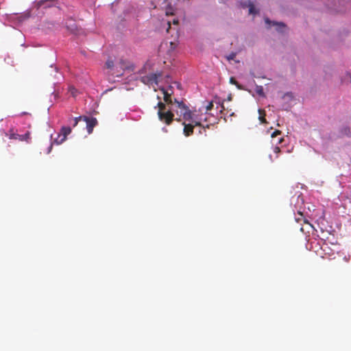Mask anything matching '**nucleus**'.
<instances>
[{"mask_svg": "<svg viewBox=\"0 0 351 351\" xmlns=\"http://www.w3.org/2000/svg\"><path fill=\"white\" fill-rule=\"evenodd\" d=\"M71 132V128L70 127L64 126L61 128L60 132L57 134V137L55 138L50 145L49 147V151L47 153H49L52 149V146L53 144L60 145L66 139V136L70 134Z\"/></svg>", "mask_w": 351, "mask_h": 351, "instance_id": "1", "label": "nucleus"}, {"mask_svg": "<svg viewBox=\"0 0 351 351\" xmlns=\"http://www.w3.org/2000/svg\"><path fill=\"white\" fill-rule=\"evenodd\" d=\"M106 66L107 69L112 70V75H115L117 77H120L123 75V71H124L125 66L123 61H120L116 66L115 69L116 71H112L114 69V62L112 60L108 59L106 62Z\"/></svg>", "mask_w": 351, "mask_h": 351, "instance_id": "2", "label": "nucleus"}, {"mask_svg": "<svg viewBox=\"0 0 351 351\" xmlns=\"http://www.w3.org/2000/svg\"><path fill=\"white\" fill-rule=\"evenodd\" d=\"M173 110H174L173 108L162 112H158V117L159 120L167 125H171L174 120L175 116Z\"/></svg>", "mask_w": 351, "mask_h": 351, "instance_id": "3", "label": "nucleus"}, {"mask_svg": "<svg viewBox=\"0 0 351 351\" xmlns=\"http://www.w3.org/2000/svg\"><path fill=\"white\" fill-rule=\"evenodd\" d=\"M161 76V73H151L141 77V82L145 84L153 85L158 84V78Z\"/></svg>", "mask_w": 351, "mask_h": 351, "instance_id": "4", "label": "nucleus"}, {"mask_svg": "<svg viewBox=\"0 0 351 351\" xmlns=\"http://www.w3.org/2000/svg\"><path fill=\"white\" fill-rule=\"evenodd\" d=\"M83 121L86 123V129L88 133L90 134L93 132V128L97 124V120L95 117H88L83 116Z\"/></svg>", "mask_w": 351, "mask_h": 351, "instance_id": "5", "label": "nucleus"}, {"mask_svg": "<svg viewBox=\"0 0 351 351\" xmlns=\"http://www.w3.org/2000/svg\"><path fill=\"white\" fill-rule=\"evenodd\" d=\"M174 104H176L177 109H174L173 112H176V113L181 117L185 112V110L188 109V107L183 103V101H179L176 99H174Z\"/></svg>", "mask_w": 351, "mask_h": 351, "instance_id": "6", "label": "nucleus"}, {"mask_svg": "<svg viewBox=\"0 0 351 351\" xmlns=\"http://www.w3.org/2000/svg\"><path fill=\"white\" fill-rule=\"evenodd\" d=\"M183 119L188 121H191L195 126H201V119L199 120H195L193 119V115L191 111L188 108L186 110H185V112L182 116Z\"/></svg>", "mask_w": 351, "mask_h": 351, "instance_id": "7", "label": "nucleus"}, {"mask_svg": "<svg viewBox=\"0 0 351 351\" xmlns=\"http://www.w3.org/2000/svg\"><path fill=\"white\" fill-rule=\"evenodd\" d=\"M160 90L163 94V99L165 103L167 104L173 105V104H174V101H173L171 95H173V92H169V90H165V88H160Z\"/></svg>", "mask_w": 351, "mask_h": 351, "instance_id": "8", "label": "nucleus"}, {"mask_svg": "<svg viewBox=\"0 0 351 351\" xmlns=\"http://www.w3.org/2000/svg\"><path fill=\"white\" fill-rule=\"evenodd\" d=\"M183 125H184V130H183L184 134L186 136H189L191 134H193L195 125H192L190 123L186 124L185 123H183Z\"/></svg>", "mask_w": 351, "mask_h": 351, "instance_id": "9", "label": "nucleus"}, {"mask_svg": "<svg viewBox=\"0 0 351 351\" xmlns=\"http://www.w3.org/2000/svg\"><path fill=\"white\" fill-rule=\"evenodd\" d=\"M265 23L268 25L272 24L273 25L276 26V29L279 32H282V29L285 27V25L282 23H276L271 21L269 19H265Z\"/></svg>", "mask_w": 351, "mask_h": 351, "instance_id": "10", "label": "nucleus"}, {"mask_svg": "<svg viewBox=\"0 0 351 351\" xmlns=\"http://www.w3.org/2000/svg\"><path fill=\"white\" fill-rule=\"evenodd\" d=\"M6 135L8 136L9 138H10V139H14V140L18 139L19 141L21 138L20 137H21V135L14 133L13 130H10L9 131V133L6 134Z\"/></svg>", "mask_w": 351, "mask_h": 351, "instance_id": "11", "label": "nucleus"}, {"mask_svg": "<svg viewBox=\"0 0 351 351\" xmlns=\"http://www.w3.org/2000/svg\"><path fill=\"white\" fill-rule=\"evenodd\" d=\"M255 91L259 96L265 97V93L262 86L256 85L255 88Z\"/></svg>", "mask_w": 351, "mask_h": 351, "instance_id": "12", "label": "nucleus"}, {"mask_svg": "<svg viewBox=\"0 0 351 351\" xmlns=\"http://www.w3.org/2000/svg\"><path fill=\"white\" fill-rule=\"evenodd\" d=\"M157 107L158 108V112H162L168 110H167V107H166L165 104H164V103H162L161 101H159L157 104Z\"/></svg>", "mask_w": 351, "mask_h": 351, "instance_id": "13", "label": "nucleus"}, {"mask_svg": "<svg viewBox=\"0 0 351 351\" xmlns=\"http://www.w3.org/2000/svg\"><path fill=\"white\" fill-rule=\"evenodd\" d=\"M21 141H27L29 142L30 139V133L29 132H27L25 134L21 135V137H20Z\"/></svg>", "mask_w": 351, "mask_h": 351, "instance_id": "14", "label": "nucleus"}, {"mask_svg": "<svg viewBox=\"0 0 351 351\" xmlns=\"http://www.w3.org/2000/svg\"><path fill=\"white\" fill-rule=\"evenodd\" d=\"M165 14L167 16L173 15L174 14V9L173 8V7L171 5H168L166 8Z\"/></svg>", "mask_w": 351, "mask_h": 351, "instance_id": "15", "label": "nucleus"}, {"mask_svg": "<svg viewBox=\"0 0 351 351\" xmlns=\"http://www.w3.org/2000/svg\"><path fill=\"white\" fill-rule=\"evenodd\" d=\"M248 7H249V13L250 14H254L257 13L256 10L254 8V5H253V3L252 2H249Z\"/></svg>", "mask_w": 351, "mask_h": 351, "instance_id": "16", "label": "nucleus"}, {"mask_svg": "<svg viewBox=\"0 0 351 351\" xmlns=\"http://www.w3.org/2000/svg\"><path fill=\"white\" fill-rule=\"evenodd\" d=\"M230 83L232 84H234L239 89H242V86L241 85H240L237 81L234 79V77H231L230 78Z\"/></svg>", "mask_w": 351, "mask_h": 351, "instance_id": "17", "label": "nucleus"}, {"mask_svg": "<svg viewBox=\"0 0 351 351\" xmlns=\"http://www.w3.org/2000/svg\"><path fill=\"white\" fill-rule=\"evenodd\" d=\"M80 121H83V116H80L73 119V127H75Z\"/></svg>", "mask_w": 351, "mask_h": 351, "instance_id": "18", "label": "nucleus"}, {"mask_svg": "<svg viewBox=\"0 0 351 351\" xmlns=\"http://www.w3.org/2000/svg\"><path fill=\"white\" fill-rule=\"evenodd\" d=\"M342 132L346 136H351V128H344Z\"/></svg>", "mask_w": 351, "mask_h": 351, "instance_id": "19", "label": "nucleus"}, {"mask_svg": "<svg viewBox=\"0 0 351 351\" xmlns=\"http://www.w3.org/2000/svg\"><path fill=\"white\" fill-rule=\"evenodd\" d=\"M52 1L53 0H40L38 2L36 3V7L38 9L41 6H43L46 1Z\"/></svg>", "mask_w": 351, "mask_h": 351, "instance_id": "20", "label": "nucleus"}, {"mask_svg": "<svg viewBox=\"0 0 351 351\" xmlns=\"http://www.w3.org/2000/svg\"><path fill=\"white\" fill-rule=\"evenodd\" d=\"M213 101H210L208 105L206 106V111H209V110H211L212 108H213Z\"/></svg>", "mask_w": 351, "mask_h": 351, "instance_id": "21", "label": "nucleus"}, {"mask_svg": "<svg viewBox=\"0 0 351 351\" xmlns=\"http://www.w3.org/2000/svg\"><path fill=\"white\" fill-rule=\"evenodd\" d=\"M70 92L73 97L76 96L77 90L75 88H70Z\"/></svg>", "mask_w": 351, "mask_h": 351, "instance_id": "22", "label": "nucleus"}, {"mask_svg": "<svg viewBox=\"0 0 351 351\" xmlns=\"http://www.w3.org/2000/svg\"><path fill=\"white\" fill-rule=\"evenodd\" d=\"M259 113H260V120L261 121L262 123H265L266 121H265V119L264 118L263 116H262V110H259Z\"/></svg>", "mask_w": 351, "mask_h": 351, "instance_id": "23", "label": "nucleus"}, {"mask_svg": "<svg viewBox=\"0 0 351 351\" xmlns=\"http://www.w3.org/2000/svg\"><path fill=\"white\" fill-rule=\"evenodd\" d=\"M274 153L278 155L280 152V149L278 147H275L274 149ZM276 158H278V156H276Z\"/></svg>", "mask_w": 351, "mask_h": 351, "instance_id": "24", "label": "nucleus"}, {"mask_svg": "<svg viewBox=\"0 0 351 351\" xmlns=\"http://www.w3.org/2000/svg\"><path fill=\"white\" fill-rule=\"evenodd\" d=\"M236 54L234 53H232L228 57V60H233L235 57Z\"/></svg>", "mask_w": 351, "mask_h": 351, "instance_id": "25", "label": "nucleus"}, {"mask_svg": "<svg viewBox=\"0 0 351 351\" xmlns=\"http://www.w3.org/2000/svg\"><path fill=\"white\" fill-rule=\"evenodd\" d=\"M280 134V131L279 130H276L275 132H273V134H271V137H274L276 136V135L278 134Z\"/></svg>", "mask_w": 351, "mask_h": 351, "instance_id": "26", "label": "nucleus"}, {"mask_svg": "<svg viewBox=\"0 0 351 351\" xmlns=\"http://www.w3.org/2000/svg\"><path fill=\"white\" fill-rule=\"evenodd\" d=\"M173 24H174V25H178V19H174L173 20Z\"/></svg>", "mask_w": 351, "mask_h": 351, "instance_id": "27", "label": "nucleus"}, {"mask_svg": "<svg viewBox=\"0 0 351 351\" xmlns=\"http://www.w3.org/2000/svg\"><path fill=\"white\" fill-rule=\"evenodd\" d=\"M165 90H169V92H171L173 91V89H172V86H169V87L167 88H165Z\"/></svg>", "mask_w": 351, "mask_h": 351, "instance_id": "28", "label": "nucleus"}, {"mask_svg": "<svg viewBox=\"0 0 351 351\" xmlns=\"http://www.w3.org/2000/svg\"><path fill=\"white\" fill-rule=\"evenodd\" d=\"M219 106H220L221 108V109L220 110V112H221L222 110L224 109L223 105V104H219Z\"/></svg>", "mask_w": 351, "mask_h": 351, "instance_id": "29", "label": "nucleus"}, {"mask_svg": "<svg viewBox=\"0 0 351 351\" xmlns=\"http://www.w3.org/2000/svg\"><path fill=\"white\" fill-rule=\"evenodd\" d=\"M347 77L350 78V82H351V75L350 73H348Z\"/></svg>", "mask_w": 351, "mask_h": 351, "instance_id": "30", "label": "nucleus"}, {"mask_svg": "<svg viewBox=\"0 0 351 351\" xmlns=\"http://www.w3.org/2000/svg\"><path fill=\"white\" fill-rule=\"evenodd\" d=\"M168 25H169V27H168L167 31H168V30H169V29L170 28V25H171L170 22H168Z\"/></svg>", "mask_w": 351, "mask_h": 351, "instance_id": "31", "label": "nucleus"}, {"mask_svg": "<svg viewBox=\"0 0 351 351\" xmlns=\"http://www.w3.org/2000/svg\"><path fill=\"white\" fill-rule=\"evenodd\" d=\"M269 158H270V161H271V162H272V161H273V160L271 159V156H269Z\"/></svg>", "mask_w": 351, "mask_h": 351, "instance_id": "32", "label": "nucleus"}]
</instances>
